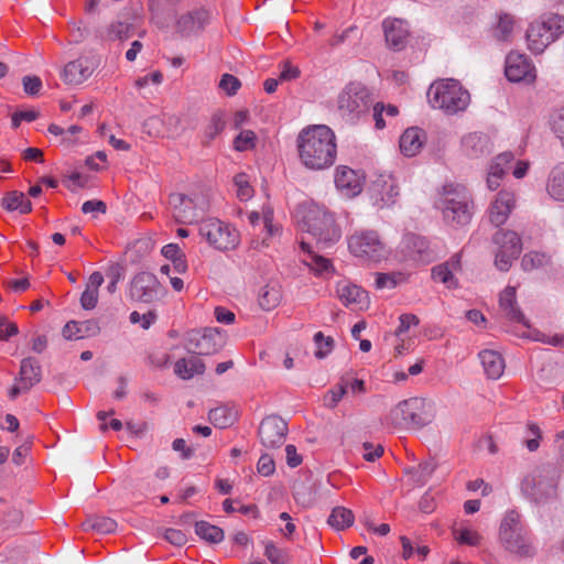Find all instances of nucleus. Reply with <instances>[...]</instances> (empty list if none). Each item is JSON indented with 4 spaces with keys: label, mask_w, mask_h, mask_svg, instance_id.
<instances>
[{
    "label": "nucleus",
    "mask_w": 564,
    "mask_h": 564,
    "mask_svg": "<svg viewBox=\"0 0 564 564\" xmlns=\"http://www.w3.org/2000/svg\"><path fill=\"white\" fill-rule=\"evenodd\" d=\"M42 379V368L40 362L33 357L22 359L19 376L15 381L23 383V388L31 389Z\"/></svg>",
    "instance_id": "30"
},
{
    "label": "nucleus",
    "mask_w": 564,
    "mask_h": 564,
    "mask_svg": "<svg viewBox=\"0 0 564 564\" xmlns=\"http://www.w3.org/2000/svg\"><path fill=\"white\" fill-rule=\"evenodd\" d=\"M546 189L555 200H564V163L557 164L551 171Z\"/></svg>",
    "instance_id": "35"
},
{
    "label": "nucleus",
    "mask_w": 564,
    "mask_h": 564,
    "mask_svg": "<svg viewBox=\"0 0 564 564\" xmlns=\"http://www.w3.org/2000/svg\"><path fill=\"white\" fill-rule=\"evenodd\" d=\"M259 474L262 476H271L275 470L274 460L269 455H262L259 458L258 465H257Z\"/></svg>",
    "instance_id": "61"
},
{
    "label": "nucleus",
    "mask_w": 564,
    "mask_h": 564,
    "mask_svg": "<svg viewBox=\"0 0 564 564\" xmlns=\"http://www.w3.org/2000/svg\"><path fill=\"white\" fill-rule=\"evenodd\" d=\"M498 540L505 551L516 556L532 557L536 553L533 535L517 510H509L503 514Z\"/></svg>",
    "instance_id": "2"
},
{
    "label": "nucleus",
    "mask_w": 564,
    "mask_h": 564,
    "mask_svg": "<svg viewBox=\"0 0 564 564\" xmlns=\"http://www.w3.org/2000/svg\"><path fill=\"white\" fill-rule=\"evenodd\" d=\"M169 205L173 218L180 224H193L205 210L199 196H187L182 193L171 194Z\"/></svg>",
    "instance_id": "15"
},
{
    "label": "nucleus",
    "mask_w": 564,
    "mask_h": 564,
    "mask_svg": "<svg viewBox=\"0 0 564 564\" xmlns=\"http://www.w3.org/2000/svg\"><path fill=\"white\" fill-rule=\"evenodd\" d=\"M195 532L198 536L212 543H219L224 540V531L206 521L196 522Z\"/></svg>",
    "instance_id": "42"
},
{
    "label": "nucleus",
    "mask_w": 564,
    "mask_h": 564,
    "mask_svg": "<svg viewBox=\"0 0 564 564\" xmlns=\"http://www.w3.org/2000/svg\"><path fill=\"white\" fill-rule=\"evenodd\" d=\"M336 292L340 302L351 310H364L368 306V293L360 286L348 281L337 283Z\"/></svg>",
    "instance_id": "25"
},
{
    "label": "nucleus",
    "mask_w": 564,
    "mask_h": 564,
    "mask_svg": "<svg viewBox=\"0 0 564 564\" xmlns=\"http://www.w3.org/2000/svg\"><path fill=\"white\" fill-rule=\"evenodd\" d=\"M213 10L208 7L194 8L178 17L176 31L182 36H191L200 33L212 21Z\"/></svg>",
    "instance_id": "18"
},
{
    "label": "nucleus",
    "mask_w": 564,
    "mask_h": 564,
    "mask_svg": "<svg viewBox=\"0 0 564 564\" xmlns=\"http://www.w3.org/2000/svg\"><path fill=\"white\" fill-rule=\"evenodd\" d=\"M492 240L497 246L495 265L500 271H508L512 261L521 253V239L518 234L512 230H499L494 235Z\"/></svg>",
    "instance_id": "14"
},
{
    "label": "nucleus",
    "mask_w": 564,
    "mask_h": 564,
    "mask_svg": "<svg viewBox=\"0 0 564 564\" xmlns=\"http://www.w3.org/2000/svg\"><path fill=\"white\" fill-rule=\"evenodd\" d=\"M400 251L404 260L427 264L436 259V252L429 241L421 236L408 234L402 238Z\"/></svg>",
    "instance_id": "17"
},
{
    "label": "nucleus",
    "mask_w": 564,
    "mask_h": 564,
    "mask_svg": "<svg viewBox=\"0 0 564 564\" xmlns=\"http://www.w3.org/2000/svg\"><path fill=\"white\" fill-rule=\"evenodd\" d=\"M478 356L488 378L496 380L503 375L506 365L499 352L486 349L480 351Z\"/></svg>",
    "instance_id": "32"
},
{
    "label": "nucleus",
    "mask_w": 564,
    "mask_h": 564,
    "mask_svg": "<svg viewBox=\"0 0 564 564\" xmlns=\"http://www.w3.org/2000/svg\"><path fill=\"white\" fill-rule=\"evenodd\" d=\"M225 129V121L220 115H214L210 122L205 129V138L207 142L214 140Z\"/></svg>",
    "instance_id": "53"
},
{
    "label": "nucleus",
    "mask_w": 564,
    "mask_h": 564,
    "mask_svg": "<svg viewBox=\"0 0 564 564\" xmlns=\"http://www.w3.org/2000/svg\"><path fill=\"white\" fill-rule=\"evenodd\" d=\"M435 469L436 463L433 459H429L416 466L409 467L406 474L415 485L423 486L430 480Z\"/></svg>",
    "instance_id": "36"
},
{
    "label": "nucleus",
    "mask_w": 564,
    "mask_h": 564,
    "mask_svg": "<svg viewBox=\"0 0 564 564\" xmlns=\"http://www.w3.org/2000/svg\"><path fill=\"white\" fill-rule=\"evenodd\" d=\"M296 143L300 161L308 170H326L336 161V137L334 131L325 124L303 129Z\"/></svg>",
    "instance_id": "1"
},
{
    "label": "nucleus",
    "mask_w": 564,
    "mask_h": 564,
    "mask_svg": "<svg viewBox=\"0 0 564 564\" xmlns=\"http://www.w3.org/2000/svg\"><path fill=\"white\" fill-rule=\"evenodd\" d=\"M427 99L432 108L452 116L467 109L470 95L457 79L444 78L431 84Z\"/></svg>",
    "instance_id": "4"
},
{
    "label": "nucleus",
    "mask_w": 564,
    "mask_h": 564,
    "mask_svg": "<svg viewBox=\"0 0 564 564\" xmlns=\"http://www.w3.org/2000/svg\"><path fill=\"white\" fill-rule=\"evenodd\" d=\"M462 147L469 158H479L490 152V142L486 134L473 132L462 139Z\"/></svg>",
    "instance_id": "31"
},
{
    "label": "nucleus",
    "mask_w": 564,
    "mask_h": 564,
    "mask_svg": "<svg viewBox=\"0 0 564 564\" xmlns=\"http://www.w3.org/2000/svg\"><path fill=\"white\" fill-rule=\"evenodd\" d=\"M99 292L85 289L80 296V306L86 311H91L97 306Z\"/></svg>",
    "instance_id": "57"
},
{
    "label": "nucleus",
    "mask_w": 564,
    "mask_h": 564,
    "mask_svg": "<svg viewBox=\"0 0 564 564\" xmlns=\"http://www.w3.org/2000/svg\"><path fill=\"white\" fill-rule=\"evenodd\" d=\"M256 143V133L252 130H242L234 140V149L239 152H245L253 149Z\"/></svg>",
    "instance_id": "49"
},
{
    "label": "nucleus",
    "mask_w": 564,
    "mask_h": 564,
    "mask_svg": "<svg viewBox=\"0 0 564 564\" xmlns=\"http://www.w3.org/2000/svg\"><path fill=\"white\" fill-rule=\"evenodd\" d=\"M462 271V254L455 253L447 261L432 268L433 281L444 284L447 289L458 288L457 273Z\"/></svg>",
    "instance_id": "22"
},
{
    "label": "nucleus",
    "mask_w": 564,
    "mask_h": 564,
    "mask_svg": "<svg viewBox=\"0 0 564 564\" xmlns=\"http://www.w3.org/2000/svg\"><path fill=\"white\" fill-rule=\"evenodd\" d=\"M164 538L169 543L175 546H182L187 541V536L183 531L172 528L165 530Z\"/></svg>",
    "instance_id": "60"
},
{
    "label": "nucleus",
    "mask_w": 564,
    "mask_h": 564,
    "mask_svg": "<svg viewBox=\"0 0 564 564\" xmlns=\"http://www.w3.org/2000/svg\"><path fill=\"white\" fill-rule=\"evenodd\" d=\"M132 324H140L143 329H148L152 324L156 321V314L154 311H149L145 314H140L137 311H133L129 317Z\"/></svg>",
    "instance_id": "54"
},
{
    "label": "nucleus",
    "mask_w": 564,
    "mask_h": 564,
    "mask_svg": "<svg viewBox=\"0 0 564 564\" xmlns=\"http://www.w3.org/2000/svg\"><path fill=\"white\" fill-rule=\"evenodd\" d=\"M79 324V330L82 338L84 337H93L100 333V326L98 321L96 319H87L84 322H78Z\"/></svg>",
    "instance_id": "59"
},
{
    "label": "nucleus",
    "mask_w": 564,
    "mask_h": 564,
    "mask_svg": "<svg viewBox=\"0 0 564 564\" xmlns=\"http://www.w3.org/2000/svg\"><path fill=\"white\" fill-rule=\"evenodd\" d=\"M371 106L370 93L361 83H349L338 94L336 113L348 124H356Z\"/></svg>",
    "instance_id": "8"
},
{
    "label": "nucleus",
    "mask_w": 564,
    "mask_h": 564,
    "mask_svg": "<svg viewBox=\"0 0 564 564\" xmlns=\"http://www.w3.org/2000/svg\"><path fill=\"white\" fill-rule=\"evenodd\" d=\"M471 196L464 185L446 184L435 206L445 221L463 226L471 219Z\"/></svg>",
    "instance_id": "6"
},
{
    "label": "nucleus",
    "mask_w": 564,
    "mask_h": 564,
    "mask_svg": "<svg viewBox=\"0 0 564 564\" xmlns=\"http://www.w3.org/2000/svg\"><path fill=\"white\" fill-rule=\"evenodd\" d=\"M314 343L316 346L315 357L323 359L332 351L334 340L332 337H325L322 332H317L314 335Z\"/></svg>",
    "instance_id": "50"
},
{
    "label": "nucleus",
    "mask_w": 564,
    "mask_h": 564,
    "mask_svg": "<svg viewBox=\"0 0 564 564\" xmlns=\"http://www.w3.org/2000/svg\"><path fill=\"white\" fill-rule=\"evenodd\" d=\"M301 249L307 253V257L303 259V262L308 265L312 270H314L318 274L328 273L332 270V263L327 258L316 254L312 251V248L308 242L302 240Z\"/></svg>",
    "instance_id": "34"
},
{
    "label": "nucleus",
    "mask_w": 564,
    "mask_h": 564,
    "mask_svg": "<svg viewBox=\"0 0 564 564\" xmlns=\"http://www.w3.org/2000/svg\"><path fill=\"white\" fill-rule=\"evenodd\" d=\"M369 193L373 206L384 208L397 203L400 188L398 181L391 174H380L371 182Z\"/></svg>",
    "instance_id": "16"
},
{
    "label": "nucleus",
    "mask_w": 564,
    "mask_h": 564,
    "mask_svg": "<svg viewBox=\"0 0 564 564\" xmlns=\"http://www.w3.org/2000/svg\"><path fill=\"white\" fill-rule=\"evenodd\" d=\"M348 249L352 256L373 263L388 259L390 254L386 242L372 229H360L350 235Z\"/></svg>",
    "instance_id": "9"
},
{
    "label": "nucleus",
    "mask_w": 564,
    "mask_h": 564,
    "mask_svg": "<svg viewBox=\"0 0 564 564\" xmlns=\"http://www.w3.org/2000/svg\"><path fill=\"white\" fill-rule=\"evenodd\" d=\"M455 540L465 545L476 546L480 544L481 535L471 527L462 524L453 529Z\"/></svg>",
    "instance_id": "41"
},
{
    "label": "nucleus",
    "mask_w": 564,
    "mask_h": 564,
    "mask_svg": "<svg viewBox=\"0 0 564 564\" xmlns=\"http://www.w3.org/2000/svg\"><path fill=\"white\" fill-rule=\"evenodd\" d=\"M512 161L513 154L511 152H503L491 162L488 173H495V175L503 177L506 171L510 169Z\"/></svg>",
    "instance_id": "48"
},
{
    "label": "nucleus",
    "mask_w": 564,
    "mask_h": 564,
    "mask_svg": "<svg viewBox=\"0 0 564 564\" xmlns=\"http://www.w3.org/2000/svg\"><path fill=\"white\" fill-rule=\"evenodd\" d=\"M541 431L535 424H528L523 443L530 452H534L540 446Z\"/></svg>",
    "instance_id": "52"
},
{
    "label": "nucleus",
    "mask_w": 564,
    "mask_h": 564,
    "mask_svg": "<svg viewBox=\"0 0 564 564\" xmlns=\"http://www.w3.org/2000/svg\"><path fill=\"white\" fill-rule=\"evenodd\" d=\"M239 416V409L235 403H225L212 409L208 420L218 429H227L235 424Z\"/></svg>",
    "instance_id": "28"
},
{
    "label": "nucleus",
    "mask_w": 564,
    "mask_h": 564,
    "mask_svg": "<svg viewBox=\"0 0 564 564\" xmlns=\"http://www.w3.org/2000/svg\"><path fill=\"white\" fill-rule=\"evenodd\" d=\"M550 126L564 147V107L555 109L550 118Z\"/></svg>",
    "instance_id": "51"
},
{
    "label": "nucleus",
    "mask_w": 564,
    "mask_h": 564,
    "mask_svg": "<svg viewBox=\"0 0 564 564\" xmlns=\"http://www.w3.org/2000/svg\"><path fill=\"white\" fill-rule=\"evenodd\" d=\"M514 195L508 191H500L489 208V219L495 226L503 225L514 208Z\"/></svg>",
    "instance_id": "26"
},
{
    "label": "nucleus",
    "mask_w": 564,
    "mask_h": 564,
    "mask_svg": "<svg viewBox=\"0 0 564 564\" xmlns=\"http://www.w3.org/2000/svg\"><path fill=\"white\" fill-rule=\"evenodd\" d=\"M406 281V274L403 272L377 273L376 288L378 290L393 289Z\"/></svg>",
    "instance_id": "44"
},
{
    "label": "nucleus",
    "mask_w": 564,
    "mask_h": 564,
    "mask_svg": "<svg viewBox=\"0 0 564 564\" xmlns=\"http://www.w3.org/2000/svg\"><path fill=\"white\" fill-rule=\"evenodd\" d=\"M129 295L133 301L151 304L166 295V289L151 272H139L130 283Z\"/></svg>",
    "instance_id": "12"
},
{
    "label": "nucleus",
    "mask_w": 564,
    "mask_h": 564,
    "mask_svg": "<svg viewBox=\"0 0 564 564\" xmlns=\"http://www.w3.org/2000/svg\"><path fill=\"white\" fill-rule=\"evenodd\" d=\"M219 87L228 95H235L240 87V82L234 75L225 74L220 79Z\"/></svg>",
    "instance_id": "58"
},
{
    "label": "nucleus",
    "mask_w": 564,
    "mask_h": 564,
    "mask_svg": "<svg viewBox=\"0 0 564 564\" xmlns=\"http://www.w3.org/2000/svg\"><path fill=\"white\" fill-rule=\"evenodd\" d=\"M550 262V256L543 252H528L523 256L521 260V267L525 271H531L534 269H539L545 267Z\"/></svg>",
    "instance_id": "45"
},
{
    "label": "nucleus",
    "mask_w": 564,
    "mask_h": 564,
    "mask_svg": "<svg viewBox=\"0 0 564 564\" xmlns=\"http://www.w3.org/2000/svg\"><path fill=\"white\" fill-rule=\"evenodd\" d=\"M199 236L215 250H235L240 243V235L235 227L218 218H206L198 226Z\"/></svg>",
    "instance_id": "10"
},
{
    "label": "nucleus",
    "mask_w": 564,
    "mask_h": 564,
    "mask_svg": "<svg viewBox=\"0 0 564 564\" xmlns=\"http://www.w3.org/2000/svg\"><path fill=\"white\" fill-rule=\"evenodd\" d=\"M517 292L514 286H507L499 297V307L501 313L510 322L529 328L528 321L517 305Z\"/></svg>",
    "instance_id": "27"
},
{
    "label": "nucleus",
    "mask_w": 564,
    "mask_h": 564,
    "mask_svg": "<svg viewBox=\"0 0 564 564\" xmlns=\"http://www.w3.org/2000/svg\"><path fill=\"white\" fill-rule=\"evenodd\" d=\"M505 74L510 82L514 83H532L535 79V68L530 58L518 52L507 55Z\"/></svg>",
    "instance_id": "20"
},
{
    "label": "nucleus",
    "mask_w": 564,
    "mask_h": 564,
    "mask_svg": "<svg viewBox=\"0 0 564 564\" xmlns=\"http://www.w3.org/2000/svg\"><path fill=\"white\" fill-rule=\"evenodd\" d=\"M383 33L388 46L393 51H402L410 35L409 25L401 19H384L382 22Z\"/></svg>",
    "instance_id": "24"
},
{
    "label": "nucleus",
    "mask_w": 564,
    "mask_h": 564,
    "mask_svg": "<svg viewBox=\"0 0 564 564\" xmlns=\"http://www.w3.org/2000/svg\"><path fill=\"white\" fill-rule=\"evenodd\" d=\"M129 25L121 21L112 22L107 30V36L110 40H123L128 37Z\"/></svg>",
    "instance_id": "55"
},
{
    "label": "nucleus",
    "mask_w": 564,
    "mask_h": 564,
    "mask_svg": "<svg viewBox=\"0 0 564 564\" xmlns=\"http://www.w3.org/2000/svg\"><path fill=\"white\" fill-rule=\"evenodd\" d=\"M365 177L359 172L340 165L336 169L335 185L347 197H354L362 191Z\"/></svg>",
    "instance_id": "23"
},
{
    "label": "nucleus",
    "mask_w": 564,
    "mask_h": 564,
    "mask_svg": "<svg viewBox=\"0 0 564 564\" xmlns=\"http://www.w3.org/2000/svg\"><path fill=\"white\" fill-rule=\"evenodd\" d=\"M435 411L432 401L410 398L399 402L387 415V423L400 429H421L432 422Z\"/></svg>",
    "instance_id": "5"
},
{
    "label": "nucleus",
    "mask_w": 564,
    "mask_h": 564,
    "mask_svg": "<svg viewBox=\"0 0 564 564\" xmlns=\"http://www.w3.org/2000/svg\"><path fill=\"white\" fill-rule=\"evenodd\" d=\"M22 84L24 91L32 96L36 95L42 87V80L37 76H24Z\"/></svg>",
    "instance_id": "62"
},
{
    "label": "nucleus",
    "mask_w": 564,
    "mask_h": 564,
    "mask_svg": "<svg viewBox=\"0 0 564 564\" xmlns=\"http://www.w3.org/2000/svg\"><path fill=\"white\" fill-rule=\"evenodd\" d=\"M84 531H95L99 534H108L116 530L117 522L108 517L94 516L87 518L83 523Z\"/></svg>",
    "instance_id": "37"
},
{
    "label": "nucleus",
    "mask_w": 564,
    "mask_h": 564,
    "mask_svg": "<svg viewBox=\"0 0 564 564\" xmlns=\"http://www.w3.org/2000/svg\"><path fill=\"white\" fill-rule=\"evenodd\" d=\"M225 345V336L217 328L192 329L185 336V348L197 355H214Z\"/></svg>",
    "instance_id": "13"
},
{
    "label": "nucleus",
    "mask_w": 564,
    "mask_h": 564,
    "mask_svg": "<svg viewBox=\"0 0 564 564\" xmlns=\"http://www.w3.org/2000/svg\"><path fill=\"white\" fill-rule=\"evenodd\" d=\"M400 324L395 330V335L398 337H401L403 334H405L411 326H416L419 324V317L414 314H402L399 317Z\"/></svg>",
    "instance_id": "56"
},
{
    "label": "nucleus",
    "mask_w": 564,
    "mask_h": 564,
    "mask_svg": "<svg viewBox=\"0 0 564 564\" xmlns=\"http://www.w3.org/2000/svg\"><path fill=\"white\" fill-rule=\"evenodd\" d=\"M560 473L556 465L546 463L528 473L521 481L522 494L535 503L556 496Z\"/></svg>",
    "instance_id": "7"
},
{
    "label": "nucleus",
    "mask_w": 564,
    "mask_h": 564,
    "mask_svg": "<svg viewBox=\"0 0 564 564\" xmlns=\"http://www.w3.org/2000/svg\"><path fill=\"white\" fill-rule=\"evenodd\" d=\"M348 381L341 379L338 384L328 390L323 397V404L327 409H335L337 404L341 401L344 395L347 393Z\"/></svg>",
    "instance_id": "43"
},
{
    "label": "nucleus",
    "mask_w": 564,
    "mask_h": 564,
    "mask_svg": "<svg viewBox=\"0 0 564 564\" xmlns=\"http://www.w3.org/2000/svg\"><path fill=\"white\" fill-rule=\"evenodd\" d=\"M296 221L301 231L312 235L318 243H333L340 238V230L333 214L315 203H305L296 210Z\"/></svg>",
    "instance_id": "3"
},
{
    "label": "nucleus",
    "mask_w": 564,
    "mask_h": 564,
    "mask_svg": "<svg viewBox=\"0 0 564 564\" xmlns=\"http://www.w3.org/2000/svg\"><path fill=\"white\" fill-rule=\"evenodd\" d=\"M95 68L96 63L93 58L80 56L66 64L61 76L68 85H80L93 75Z\"/></svg>",
    "instance_id": "21"
},
{
    "label": "nucleus",
    "mask_w": 564,
    "mask_h": 564,
    "mask_svg": "<svg viewBox=\"0 0 564 564\" xmlns=\"http://www.w3.org/2000/svg\"><path fill=\"white\" fill-rule=\"evenodd\" d=\"M281 290L276 284H267L261 288L258 296L259 305L264 311L275 308L281 302Z\"/></svg>",
    "instance_id": "38"
},
{
    "label": "nucleus",
    "mask_w": 564,
    "mask_h": 564,
    "mask_svg": "<svg viewBox=\"0 0 564 564\" xmlns=\"http://www.w3.org/2000/svg\"><path fill=\"white\" fill-rule=\"evenodd\" d=\"M286 433L288 424L278 415L264 417L258 430L261 444L268 448L281 446L285 441Z\"/></svg>",
    "instance_id": "19"
},
{
    "label": "nucleus",
    "mask_w": 564,
    "mask_h": 564,
    "mask_svg": "<svg viewBox=\"0 0 564 564\" xmlns=\"http://www.w3.org/2000/svg\"><path fill=\"white\" fill-rule=\"evenodd\" d=\"M355 516L350 509L335 507L327 520V523L337 531L345 530L354 524Z\"/></svg>",
    "instance_id": "39"
},
{
    "label": "nucleus",
    "mask_w": 564,
    "mask_h": 564,
    "mask_svg": "<svg viewBox=\"0 0 564 564\" xmlns=\"http://www.w3.org/2000/svg\"><path fill=\"white\" fill-rule=\"evenodd\" d=\"M37 118V112L34 110H21L12 115V127L18 128L22 121L32 122Z\"/></svg>",
    "instance_id": "64"
},
{
    "label": "nucleus",
    "mask_w": 564,
    "mask_h": 564,
    "mask_svg": "<svg viewBox=\"0 0 564 564\" xmlns=\"http://www.w3.org/2000/svg\"><path fill=\"white\" fill-rule=\"evenodd\" d=\"M234 185L236 187L237 197L241 202H247L253 196V188L245 173H240L235 176Z\"/></svg>",
    "instance_id": "46"
},
{
    "label": "nucleus",
    "mask_w": 564,
    "mask_h": 564,
    "mask_svg": "<svg viewBox=\"0 0 564 564\" xmlns=\"http://www.w3.org/2000/svg\"><path fill=\"white\" fill-rule=\"evenodd\" d=\"M514 26V20L511 15L503 13L499 15V20L495 30V36L500 41L509 40Z\"/></svg>",
    "instance_id": "47"
},
{
    "label": "nucleus",
    "mask_w": 564,
    "mask_h": 564,
    "mask_svg": "<svg viewBox=\"0 0 564 564\" xmlns=\"http://www.w3.org/2000/svg\"><path fill=\"white\" fill-rule=\"evenodd\" d=\"M106 209H107L106 204L102 200H97V199L86 200L82 205V212L84 214H93V215L105 214Z\"/></svg>",
    "instance_id": "63"
},
{
    "label": "nucleus",
    "mask_w": 564,
    "mask_h": 564,
    "mask_svg": "<svg viewBox=\"0 0 564 564\" xmlns=\"http://www.w3.org/2000/svg\"><path fill=\"white\" fill-rule=\"evenodd\" d=\"M424 141L425 132L422 129L417 127L409 128L400 137V151L405 156H415L421 151Z\"/></svg>",
    "instance_id": "29"
},
{
    "label": "nucleus",
    "mask_w": 564,
    "mask_h": 564,
    "mask_svg": "<svg viewBox=\"0 0 564 564\" xmlns=\"http://www.w3.org/2000/svg\"><path fill=\"white\" fill-rule=\"evenodd\" d=\"M563 33L564 15L550 14L530 24L527 31L528 47L532 53L540 54Z\"/></svg>",
    "instance_id": "11"
},
{
    "label": "nucleus",
    "mask_w": 564,
    "mask_h": 564,
    "mask_svg": "<svg viewBox=\"0 0 564 564\" xmlns=\"http://www.w3.org/2000/svg\"><path fill=\"white\" fill-rule=\"evenodd\" d=\"M3 206L11 212L18 210L21 214L31 212V202L23 193L11 192L3 198Z\"/></svg>",
    "instance_id": "40"
},
{
    "label": "nucleus",
    "mask_w": 564,
    "mask_h": 564,
    "mask_svg": "<svg viewBox=\"0 0 564 564\" xmlns=\"http://www.w3.org/2000/svg\"><path fill=\"white\" fill-rule=\"evenodd\" d=\"M175 373L184 379H192L195 375H202L205 371V365L198 357L182 358L175 362Z\"/></svg>",
    "instance_id": "33"
}]
</instances>
